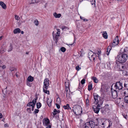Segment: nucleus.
Masks as SVG:
<instances>
[{
  "label": "nucleus",
  "mask_w": 128,
  "mask_h": 128,
  "mask_svg": "<svg viewBox=\"0 0 128 128\" xmlns=\"http://www.w3.org/2000/svg\"><path fill=\"white\" fill-rule=\"evenodd\" d=\"M10 49H9L8 50V52H10L11 51V50H12V46H10Z\"/></svg>",
  "instance_id": "46"
},
{
  "label": "nucleus",
  "mask_w": 128,
  "mask_h": 128,
  "mask_svg": "<svg viewBox=\"0 0 128 128\" xmlns=\"http://www.w3.org/2000/svg\"><path fill=\"white\" fill-rule=\"evenodd\" d=\"M83 20L84 21H88V20L87 19H86L84 18V19H83Z\"/></svg>",
  "instance_id": "58"
},
{
  "label": "nucleus",
  "mask_w": 128,
  "mask_h": 128,
  "mask_svg": "<svg viewBox=\"0 0 128 128\" xmlns=\"http://www.w3.org/2000/svg\"><path fill=\"white\" fill-rule=\"evenodd\" d=\"M80 84H79V87H78V88H79V89H80V88H81V87H80Z\"/></svg>",
  "instance_id": "62"
},
{
  "label": "nucleus",
  "mask_w": 128,
  "mask_h": 128,
  "mask_svg": "<svg viewBox=\"0 0 128 128\" xmlns=\"http://www.w3.org/2000/svg\"><path fill=\"white\" fill-rule=\"evenodd\" d=\"M56 30L57 31L56 33L54 31H53L52 32V36L53 39L56 40V42L57 41L59 37L60 36V29L56 28Z\"/></svg>",
  "instance_id": "6"
},
{
  "label": "nucleus",
  "mask_w": 128,
  "mask_h": 128,
  "mask_svg": "<svg viewBox=\"0 0 128 128\" xmlns=\"http://www.w3.org/2000/svg\"><path fill=\"white\" fill-rule=\"evenodd\" d=\"M2 69H4L6 68V66H5L4 65L2 67Z\"/></svg>",
  "instance_id": "55"
},
{
  "label": "nucleus",
  "mask_w": 128,
  "mask_h": 128,
  "mask_svg": "<svg viewBox=\"0 0 128 128\" xmlns=\"http://www.w3.org/2000/svg\"><path fill=\"white\" fill-rule=\"evenodd\" d=\"M94 103L95 104H100L101 105L102 104L103 102L102 100L100 101V97L98 95L95 94H94Z\"/></svg>",
  "instance_id": "4"
},
{
  "label": "nucleus",
  "mask_w": 128,
  "mask_h": 128,
  "mask_svg": "<svg viewBox=\"0 0 128 128\" xmlns=\"http://www.w3.org/2000/svg\"><path fill=\"white\" fill-rule=\"evenodd\" d=\"M37 108H39L42 106V104L41 103L39 102L36 103Z\"/></svg>",
  "instance_id": "27"
},
{
  "label": "nucleus",
  "mask_w": 128,
  "mask_h": 128,
  "mask_svg": "<svg viewBox=\"0 0 128 128\" xmlns=\"http://www.w3.org/2000/svg\"><path fill=\"white\" fill-rule=\"evenodd\" d=\"M20 32H21V33L22 34H24V32L23 31H21Z\"/></svg>",
  "instance_id": "59"
},
{
  "label": "nucleus",
  "mask_w": 128,
  "mask_h": 128,
  "mask_svg": "<svg viewBox=\"0 0 128 128\" xmlns=\"http://www.w3.org/2000/svg\"><path fill=\"white\" fill-rule=\"evenodd\" d=\"M108 121L109 122V125L108 127H110L112 125V123L111 121L108 120Z\"/></svg>",
  "instance_id": "39"
},
{
  "label": "nucleus",
  "mask_w": 128,
  "mask_h": 128,
  "mask_svg": "<svg viewBox=\"0 0 128 128\" xmlns=\"http://www.w3.org/2000/svg\"><path fill=\"white\" fill-rule=\"evenodd\" d=\"M95 0H91V3L92 5H94V7H95Z\"/></svg>",
  "instance_id": "32"
},
{
  "label": "nucleus",
  "mask_w": 128,
  "mask_h": 128,
  "mask_svg": "<svg viewBox=\"0 0 128 128\" xmlns=\"http://www.w3.org/2000/svg\"><path fill=\"white\" fill-rule=\"evenodd\" d=\"M119 42V40L118 36H117L114 40L113 41L112 44V47H114L116 45H117Z\"/></svg>",
  "instance_id": "9"
},
{
  "label": "nucleus",
  "mask_w": 128,
  "mask_h": 128,
  "mask_svg": "<svg viewBox=\"0 0 128 128\" xmlns=\"http://www.w3.org/2000/svg\"><path fill=\"white\" fill-rule=\"evenodd\" d=\"M68 28L65 26H62V29L63 30H65V29H68Z\"/></svg>",
  "instance_id": "44"
},
{
  "label": "nucleus",
  "mask_w": 128,
  "mask_h": 128,
  "mask_svg": "<svg viewBox=\"0 0 128 128\" xmlns=\"http://www.w3.org/2000/svg\"><path fill=\"white\" fill-rule=\"evenodd\" d=\"M80 18L81 19H82V20H83V19H84V17H82V16H80Z\"/></svg>",
  "instance_id": "57"
},
{
  "label": "nucleus",
  "mask_w": 128,
  "mask_h": 128,
  "mask_svg": "<svg viewBox=\"0 0 128 128\" xmlns=\"http://www.w3.org/2000/svg\"><path fill=\"white\" fill-rule=\"evenodd\" d=\"M81 69V68L79 66H77L76 67V69L77 71H79Z\"/></svg>",
  "instance_id": "37"
},
{
  "label": "nucleus",
  "mask_w": 128,
  "mask_h": 128,
  "mask_svg": "<svg viewBox=\"0 0 128 128\" xmlns=\"http://www.w3.org/2000/svg\"><path fill=\"white\" fill-rule=\"evenodd\" d=\"M124 95L125 96L124 98L125 102L126 103L128 104V96L126 94H124Z\"/></svg>",
  "instance_id": "26"
},
{
  "label": "nucleus",
  "mask_w": 128,
  "mask_h": 128,
  "mask_svg": "<svg viewBox=\"0 0 128 128\" xmlns=\"http://www.w3.org/2000/svg\"><path fill=\"white\" fill-rule=\"evenodd\" d=\"M73 44H69L68 45H72Z\"/></svg>",
  "instance_id": "64"
},
{
  "label": "nucleus",
  "mask_w": 128,
  "mask_h": 128,
  "mask_svg": "<svg viewBox=\"0 0 128 128\" xmlns=\"http://www.w3.org/2000/svg\"><path fill=\"white\" fill-rule=\"evenodd\" d=\"M124 86L126 88V90H128V80H126L125 81L124 84Z\"/></svg>",
  "instance_id": "25"
},
{
  "label": "nucleus",
  "mask_w": 128,
  "mask_h": 128,
  "mask_svg": "<svg viewBox=\"0 0 128 128\" xmlns=\"http://www.w3.org/2000/svg\"><path fill=\"white\" fill-rule=\"evenodd\" d=\"M50 123V120L46 118L44 120L43 125L45 126H47Z\"/></svg>",
  "instance_id": "14"
},
{
  "label": "nucleus",
  "mask_w": 128,
  "mask_h": 128,
  "mask_svg": "<svg viewBox=\"0 0 128 128\" xmlns=\"http://www.w3.org/2000/svg\"><path fill=\"white\" fill-rule=\"evenodd\" d=\"M26 110L29 112H31V109L30 108H27Z\"/></svg>",
  "instance_id": "50"
},
{
  "label": "nucleus",
  "mask_w": 128,
  "mask_h": 128,
  "mask_svg": "<svg viewBox=\"0 0 128 128\" xmlns=\"http://www.w3.org/2000/svg\"><path fill=\"white\" fill-rule=\"evenodd\" d=\"M37 100L38 97H36V98L34 99L32 101L29 102L27 105V106L32 107V111H33L34 110V107L36 102V100Z\"/></svg>",
  "instance_id": "7"
},
{
  "label": "nucleus",
  "mask_w": 128,
  "mask_h": 128,
  "mask_svg": "<svg viewBox=\"0 0 128 128\" xmlns=\"http://www.w3.org/2000/svg\"><path fill=\"white\" fill-rule=\"evenodd\" d=\"M122 84L120 82H117L114 85V88L117 90L122 89Z\"/></svg>",
  "instance_id": "8"
},
{
  "label": "nucleus",
  "mask_w": 128,
  "mask_h": 128,
  "mask_svg": "<svg viewBox=\"0 0 128 128\" xmlns=\"http://www.w3.org/2000/svg\"><path fill=\"white\" fill-rule=\"evenodd\" d=\"M118 61L120 63H124L126 62L128 58V56L126 54H120L117 57Z\"/></svg>",
  "instance_id": "1"
},
{
  "label": "nucleus",
  "mask_w": 128,
  "mask_h": 128,
  "mask_svg": "<svg viewBox=\"0 0 128 128\" xmlns=\"http://www.w3.org/2000/svg\"><path fill=\"white\" fill-rule=\"evenodd\" d=\"M21 30L19 28H16L13 31L14 33V34H16L17 33L20 32Z\"/></svg>",
  "instance_id": "17"
},
{
  "label": "nucleus",
  "mask_w": 128,
  "mask_h": 128,
  "mask_svg": "<svg viewBox=\"0 0 128 128\" xmlns=\"http://www.w3.org/2000/svg\"><path fill=\"white\" fill-rule=\"evenodd\" d=\"M2 70V67L0 66V72H1Z\"/></svg>",
  "instance_id": "60"
},
{
  "label": "nucleus",
  "mask_w": 128,
  "mask_h": 128,
  "mask_svg": "<svg viewBox=\"0 0 128 128\" xmlns=\"http://www.w3.org/2000/svg\"><path fill=\"white\" fill-rule=\"evenodd\" d=\"M28 80L29 82H32L34 80V78L33 77L31 76H29L28 78Z\"/></svg>",
  "instance_id": "19"
},
{
  "label": "nucleus",
  "mask_w": 128,
  "mask_h": 128,
  "mask_svg": "<svg viewBox=\"0 0 128 128\" xmlns=\"http://www.w3.org/2000/svg\"><path fill=\"white\" fill-rule=\"evenodd\" d=\"M30 82H27V85L30 87H31L32 85V84L30 83Z\"/></svg>",
  "instance_id": "41"
},
{
  "label": "nucleus",
  "mask_w": 128,
  "mask_h": 128,
  "mask_svg": "<svg viewBox=\"0 0 128 128\" xmlns=\"http://www.w3.org/2000/svg\"><path fill=\"white\" fill-rule=\"evenodd\" d=\"M120 64H121V63H119L118 65V68H119V70H120V68H121V66H120Z\"/></svg>",
  "instance_id": "45"
},
{
  "label": "nucleus",
  "mask_w": 128,
  "mask_h": 128,
  "mask_svg": "<svg viewBox=\"0 0 128 128\" xmlns=\"http://www.w3.org/2000/svg\"><path fill=\"white\" fill-rule=\"evenodd\" d=\"M93 56H94V55H93V54H92V55H91V56L90 57H89L90 58V57H91L92 58H93V60H94V59H95V58H94V57Z\"/></svg>",
  "instance_id": "52"
},
{
  "label": "nucleus",
  "mask_w": 128,
  "mask_h": 128,
  "mask_svg": "<svg viewBox=\"0 0 128 128\" xmlns=\"http://www.w3.org/2000/svg\"><path fill=\"white\" fill-rule=\"evenodd\" d=\"M57 102L58 104L60 103V98H57Z\"/></svg>",
  "instance_id": "40"
},
{
  "label": "nucleus",
  "mask_w": 128,
  "mask_h": 128,
  "mask_svg": "<svg viewBox=\"0 0 128 128\" xmlns=\"http://www.w3.org/2000/svg\"><path fill=\"white\" fill-rule=\"evenodd\" d=\"M106 120L105 119L101 118L98 121V124L99 125L101 126L103 128H104L105 126L104 124Z\"/></svg>",
  "instance_id": "11"
},
{
  "label": "nucleus",
  "mask_w": 128,
  "mask_h": 128,
  "mask_svg": "<svg viewBox=\"0 0 128 128\" xmlns=\"http://www.w3.org/2000/svg\"><path fill=\"white\" fill-rule=\"evenodd\" d=\"M10 69L11 72L14 71L15 70L14 68H11Z\"/></svg>",
  "instance_id": "49"
},
{
  "label": "nucleus",
  "mask_w": 128,
  "mask_h": 128,
  "mask_svg": "<svg viewBox=\"0 0 128 128\" xmlns=\"http://www.w3.org/2000/svg\"><path fill=\"white\" fill-rule=\"evenodd\" d=\"M0 5L4 9H6V6L5 4L2 2H0Z\"/></svg>",
  "instance_id": "16"
},
{
  "label": "nucleus",
  "mask_w": 128,
  "mask_h": 128,
  "mask_svg": "<svg viewBox=\"0 0 128 128\" xmlns=\"http://www.w3.org/2000/svg\"><path fill=\"white\" fill-rule=\"evenodd\" d=\"M94 126V122L92 121H90L85 124L83 126V128H93Z\"/></svg>",
  "instance_id": "5"
},
{
  "label": "nucleus",
  "mask_w": 128,
  "mask_h": 128,
  "mask_svg": "<svg viewBox=\"0 0 128 128\" xmlns=\"http://www.w3.org/2000/svg\"><path fill=\"white\" fill-rule=\"evenodd\" d=\"M2 49L0 50V53H2V54L3 52H2Z\"/></svg>",
  "instance_id": "63"
},
{
  "label": "nucleus",
  "mask_w": 128,
  "mask_h": 128,
  "mask_svg": "<svg viewBox=\"0 0 128 128\" xmlns=\"http://www.w3.org/2000/svg\"><path fill=\"white\" fill-rule=\"evenodd\" d=\"M89 101L88 98H87L86 100V104L87 106H88L89 105Z\"/></svg>",
  "instance_id": "35"
},
{
  "label": "nucleus",
  "mask_w": 128,
  "mask_h": 128,
  "mask_svg": "<svg viewBox=\"0 0 128 128\" xmlns=\"http://www.w3.org/2000/svg\"><path fill=\"white\" fill-rule=\"evenodd\" d=\"M92 88V84H90L88 86V90L89 91Z\"/></svg>",
  "instance_id": "31"
},
{
  "label": "nucleus",
  "mask_w": 128,
  "mask_h": 128,
  "mask_svg": "<svg viewBox=\"0 0 128 128\" xmlns=\"http://www.w3.org/2000/svg\"><path fill=\"white\" fill-rule=\"evenodd\" d=\"M53 112H54L53 113V114L54 116H55L56 115L57 113H59L60 112L58 110V111L56 109H54V111Z\"/></svg>",
  "instance_id": "28"
},
{
  "label": "nucleus",
  "mask_w": 128,
  "mask_h": 128,
  "mask_svg": "<svg viewBox=\"0 0 128 128\" xmlns=\"http://www.w3.org/2000/svg\"><path fill=\"white\" fill-rule=\"evenodd\" d=\"M73 110L74 114L77 115L80 114L82 111L81 107L78 105L74 106L73 107Z\"/></svg>",
  "instance_id": "2"
},
{
  "label": "nucleus",
  "mask_w": 128,
  "mask_h": 128,
  "mask_svg": "<svg viewBox=\"0 0 128 128\" xmlns=\"http://www.w3.org/2000/svg\"><path fill=\"white\" fill-rule=\"evenodd\" d=\"M3 116L1 113H0V118H2V117Z\"/></svg>",
  "instance_id": "54"
},
{
  "label": "nucleus",
  "mask_w": 128,
  "mask_h": 128,
  "mask_svg": "<svg viewBox=\"0 0 128 128\" xmlns=\"http://www.w3.org/2000/svg\"><path fill=\"white\" fill-rule=\"evenodd\" d=\"M56 104V106L57 108H58V109L60 108V106H59V105L58 104Z\"/></svg>",
  "instance_id": "47"
},
{
  "label": "nucleus",
  "mask_w": 128,
  "mask_h": 128,
  "mask_svg": "<svg viewBox=\"0 0 128 128\" xmlns=\"http://www.w3.org/2000/svg\"><path fill=\"white\" fill-rule=\"evenodd\" d=\"M92 79L93 80L94 82L95 83H97L98 80L97 78L95 77H93L92 78Z\"/></svg>",
  "instance_id": "30"
},
{
  "label": "nucleus",
  "mask_w": 128,
  "mask_h": 128,
  "mask_svg": "<svg viewBox=\"0 0 128 128\" xmlns=\"http://www.w3.org/2000/svg\"><path fill=\"white\" fill-rule=\"evenodd\" d=\"M102 36L103 37L105 38H108V35L106 32V31L103 32L102 34Z\"/></svg>",
  "instance_id": "22"
},
{
  "label": "nucleus",
  "mask_w": 128,
  "mask_h": 128,
  "mask_svg": "<svg viewBox=\"0 0 128 128\" xmlns=\"http://www.w3.org/2000/svg\"><path fill=\"white\" fill-rule=\"evenodd\" d=\"M34 23L36 26H38L39 24V22L37 20H36L34 21Z\"/></svg>",
  "instance_id": "33"
},
{
  "label": "nucleus",
  "mask_w": 128,
  "mask_h": 128,
  "mask_svg": "<svg viewBox=\"0 0 128 128\" xmlns=\"http://www.w3.org/2000/svg\"><path fill=\"white\" fill-rule=\"evenodd\" d=\"M15 18L17 20H19L20 19L19 16L16 15H15Z\"/></svg>",
  "instance_id": "38"
},
{
  "label": "nucleus",
  "mask_w": 128,
  "mask_h": 128,
  "mask_svg": "<svg viewBox=\"0 0 128 128\" xmlns=\"http://www.w3.org/2000/svg\"><path fill=\"white\" fill-rule=\"evenodd\" d=\"M63 108L65 109L69 110L71 109L69 106V104H66V105L64 106H63Z\"/></svg>",
  "instance_id": "21"
},
{
  "label": "nucleus",
  "mask_w": 128,
  "mask_h": 128,
  "mask_svg": "<svg viewBox=\"0 0 128 128\" xmlns=\"http://www.w3.org/2000/svg\"><path fill=\"white\" fill-rule=\"evenodd\" d=\"M120 66H121V68H120V71H124L126 70V66L122 64H120Z\"/></svg>",
  "instance_id": "18"
},
{
  "label": "nucleus",
  "mask_w": 128,
  "mask_h": 128,
  "mask_svg": "<svg viewBox=\"0 0 128 128\" xmlns=\"http://www.w3.org/2000/svg\"><path fill=\"white\" fill-rule=\"evenodd\" d=\"M85 80L84 79H82L81 81V84H84L85 83Z\"/></svg>",
  "instance_id": "42"
},
{
  "label": "nucleus",
  "mask_w": 128,
  "mask_h": 128,
  "mask_svg": "<svg viewBox=\"0 0 128 128\" xmlns=\"http://www.w3.org/2000/svg\"><path fill=\"white\" fill-rule=\"evenodd\" d=\"M39 110L38 109H35L34 110V113L35 114H37L39 112Z\"/></svg>",
  "instance_id": "43"
},
{
  "label": "nucleus",
  "mask_w": 128,
  "mask_h": 128,
  "mask_svg": "<svg viewBox=\"0 0 128 128\" xmlns=\"http://www.w3.org/2000/svg\"><path fill=\"white\" fill-rule=\"evenodd\" d=\"M100 104H98L97 106L95 108H94V106L92 108L94 112L97 114L98 113L100 110V108H99L100 107Z\"/></svg>",
  "instance_id": "12"
},
{
  "label": "nucleus",
  "mask_w": 128,
  "mask_h": 128,
  "mask_svg": "<svg viewBox=\"0 0 128 128\" xmlns=\"http://www.w3.org/2000/svg\"><path fill=\"white\" fill-rule=\"evenodd\" d=\"M53 15L55 18H60L61 15L60 14H57L56 12L54 13Z\"/></svg>",
  "instance_id": "23"
},
{
  "label": "nucleus",
  "mask_w": 128,
  "mask_h": 128,
  "mask_svg": "<svg viewBox=\"0 0 128 128\" xmlns=\"http://www.w3.org/2000/svg\"><path fill=\"white\" fill-rule=\"evenodd\" d=\"M114 92H112V97L113 98H115L117 96V91L116 90H114Z\"/></svg>",
  "instance_id": "15"
},
{
  "label": "nucleus",
  "mask_w": 128,
  "mask_h": 128,
  "mask_svg": "<svg viewBox=\"0 0 128 128\" xmlns=\"http://www.w3.org/2000/svg\"><path fill=\"white\" fill-rule=\"evenodd\" d=\"M122 93L124 94H126L128 96V90H126L124 91H123L122 92Z\"/></svg>",
  "instance_id": "29"
},
{
  "label": "nucleus",
  "mask_w": 128,
  "mask_h": 128,
  "mask_svg": "<svg viewBox=\"0 0 128 128\" xmlns=\"http://www.w3.org/2000/svg\"><path fill=\"white\" fill-rule=\"evenodd\" d=\"M123 116H124V118H126V116H124V114H123Z\"/></svg>",
  "instance_id": "61"
},
{
  "label": "nucleus",
  "mask_w": 128,
  "mask_h": 128,
  "mask_svg": "<svg viewBox=\"0 0 128 128\" xmlns=\"http://www.w3.org/2000/svg\"><path fill=\"white\" fill-rule=\"evenodd\" d=\"M61 50L63 52H64L66 50V49L64 47H62L60 48Z\"/></svg>",
  "instance_id": "34"
},
{
  "label": "nucleus",
  "mask_w": 128,
  "mask_h": 128,
  "mask_svg": "<svg viewBox=\"0 0 128 128\" xmlns=\"http://www.w3.org/2000/svg\"><path fill=\"white\" fill-rule=\"evenodd\" d=\"M128 51V48H122L120 50V54H126L127 53Z\"/></svg>",
  "instance_id": "13"
},
{
  "label": "nucleus",
  "mask_w": 128,
  "mask_h": 128,
  "mask_svg": "<svg viewBox=\"0 0 128 128\" xmlns=\"http://www.w3.org/2000/svg\"><path fill=\"white\" fill-rule=\"evenodd\" d=\"M3 36H0V40H2V39L3 38Z\"/></svg>",
  "instance_id": "56"
},
{
  "label": "nucleus",
  "mask_w": 128,
  "mask_h": 128,
  "mask_svg": "<svg viewBox=\"0 0 128 128\" xmlns=\"http://www.w3.org/2000/svg\"><path fill=\"white\" fill-rule=\"evenodd\" d=\"M44 85L43 86V90L44 92L47 94H49V92L47 90L48 86L49 84V80L48 78L45 79L44 81Z\"/></svg>",
  "instance_id": "3"
},
{
  "label": "nucleus",
  "mask_w": 128,
  "mask_h": 128,
  "mask_svg": "<svg viewBox=\"0 0 128 128\" xmlns=\"http://www.w3.org/2000/svg\"><path fill=\"white\" fill-rule=\"evenodd\" d=\"M8 125L7 124H5L4 125V127H8Z\"/></svg>",
  "instance_id": "53"
},
{
  "label": "nucleus",
  "mask_w": 128,
  "mask_h": 128,
  "mask_svg": "<svg viewBox=\"0 0 128 128\" xmlns=\"http://www.w3.org/2000/svg\"><path fill=\"white\" fill-rule=\"evenodd\" d=\"M108 105L106 104L102 108L101 111L102 113L104 114L108 112L109 109L108 108Z\"/></svg>",
  "instance_id": "10"
},
{
  "label": "nucleus",
  "mask_w": 128,
  "mask_h": 128,
  "mask_svg": "<svg viewBox=\"0 0 128 128\" xmlns=\"http://www.w3.org/2000/svg\"><path fill=\"white\" fill-rule=\"evenodd\" d=\"M96 54H97V55H98V58L100 60V58L99 56H100V55H101V51L100 50L98 51L97 53Z\"/></svg>",
  "instance_id": "36"
},
{
  "label": "nucleus",
  "mask_w": 128,
  "mask_h": 128,
  "mask_svg": "<svg viewBox=\"0 0 128 128\" xmlns=\"http://www.w3.org/2000/svg\"><path fill=\"white\" fill-rule=\"evenodd\" d=\"M111 49V46H108L107 50V51L106 52V54L108 56L109 55V53L110 51V50Z\"/></svg>",
  "instance_id": "24"
},
{
  "label": "nucleus",
  "mask_w": 128,
  "mask_h": 128,
  "mask_svg": "<svg viewBox=\"0 0 128 128\" xmlns=\"http://www.w3.org/2000/svg\"><path fill=\"white\" fill-rule=\"evenodd\" d=\"M52 100L50 99H49V98H48L47 100L46 101V102L48 104V106H50L51 105V104L52 102Z\"/></svg>",
  "instance_id": "20"
},
{
  "label": "nucleus",
  "mask_w": 128,
  "mask_h": 128,
  "mask_svg": "<svg viewBox=\"0 0 128 128\" xmlns=\"http://www.w3.org/2000/svg\"><path fill=\"white\" fill-rule=\"evenodd\" d=\"M36 2V0H31V3L34 4Z\"/></svg>",
  "instance_id": "48"
},
{
  "label": "nucleus",
  "mask_w": 128,
  "mask_h": 128,
  "mask_svg": "<svg viewBox=\"0 0 128 128\" xmlns=\"http://www.w3.org/2000/svg\"><path fill=\"white\" fill-rule=\"evenodd\" d=\"M46 128H51V126L50 125L48 124L47 126H46Z\"/></svg>",
  "instance_id": "51"
}]
</instances>
